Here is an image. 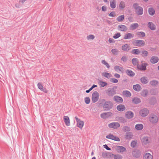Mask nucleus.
I'll use <instances>...</instances> for the list:
<instances>
[{
  "label": "nucleus",
  "mask_w": 159,
  "mask_h": 159,
  "mask_svg": "<svg viewBox=\"0 0 159 159\" xmlns=\"http://www.w3.org/2000/svg\"><path fill=\"white\" fill-rule=\"evenodd\" d=\"M100 104L104 111H109L113 107V104L112 102L110 101H106L104 99H102L100 101Z\"/></svg>",
  "instance_id": "1"
},
{
  "label": "nucleus",
  "mask_w": 159,
  "mask_h": 159,
  "mask_svg": "<svg viewBox=\"0 0 159 159\" xmlns=\"http://www.w3.org/2000/svg\"><path fill=\"white\" fill-rule=\"evenodd\" d=\"M133 7L135 10L136 13L138 15H141L143 14V8L139 6V4L137 3H134L133 4Z\"/></svg>",
  "instance_id": "2"
},
{
  "label": "nucleus",
  "mask_w": 159,
  "mask_h": 159,
  "mask_svg": "<svg viewBox=\"0 0 159 159\" xmlns=\"http://www.w3.org/2000/svg\"><path fill=\"white\" fill-rule=\"evenodd\" d=\"M117 88L116 86H114L113 88H108L106 91V93L109 97H112L116 94V89Z\"/></svg>",
  "instance_id": "3"
},
{
  "label": "nucleus",
  "mask_w": 159,
  "mask_h": 159,
  "mask_svg": "<svg viewBox=\"0 0 159 159\" xmlns=\"http://www.w3.org/2000/svg\"><path fill=\"white\" fill-rule=\"evenodd\" d=\"M99 95L97 91L93 92L92 95V102L93 103L96 102L98 100Z\"/></svg>",
  "instance_id": "4"
},
{
  "label": "nucleus",
  "mask_w": 159,
  "mask_h": 159,
  "mask_svg": "<svg viewBox=\"0 0 159 159\" xmlns=\"http://www.w3.org/2000/svg\"><path fill=\"white\" fill-rule=\"evenodd\" d=\"M134 46L138 47H142L145 44V42L144 40H136L134 43Z\"/></svg>",
  "instance_id": "5"
},
{
  "label": "nucleus",
  "mask_w": 159,
  "mask_h": 159,
  "mask_svg": "<svg viewBox=\"0 0 159 159\" xmlns=\"http://www.w3.org/2000/svg\"><path fill=\"white\" fill-rule=\"evenodd\" d=\"M158 119L157 116L154 115H151L149 117V120L152 124L156 123Z\"/></svg>",
  "instance_id": "6"
},
{
  "label": "nucleus",
  "mask_w": 159,
  "mask_h": 159,
  "mask_svg": "<svg viewBox=\"0 0 159 159\" xmlns=\"http://www.w3.org/2000/svg\"><path fill=\"white\" fill-rule=\"evenodd\" d=\"M120 126V124L118 122H113L108 124V127L110 128L117 129Z\"/></svg>",
  "instance_id": "7"
},
{
  "label": "nucleus",
  "mask_w": 159,
  "mask_h": 159,
  "mask_svg": "<svg viewBox=\"0 0 159 159\" xmlns=\"http://www.w3.org/2000/svg\"><path fill=\"white\" fill-rule=\"evenodd\" d=\"M75 118L77 123V126L80 129H82L84 125V122L78 118L76 116H75Z\"/></svg>",
  "instance_id": "8"
},
{
  "label": "nucleus",
  "mask_w": 159,
  "mask_h": 159,
  "mask_svg": "<svg viewBox=\"0 0 159 159\" xmlns=\"http://www.w3.org/2000/svg\"><path fill=\"white\" fill-rule=\"evenodd\" d=\"M146 63H142L141 65H137V68L140 70H145L146 69V67L148 65Z\"/></svg>",
  "instance_id": "9"
},
{
  "label": "nucleus",
  "mask_w": 159,
  "mask_h": 159,
  "mask_svg": "<svg viewBox=\"0 0 159 159\" xmlns=\"http://www.w3.org/2000/svg\"><path fill=\"white\" fill-rule=\"evenodd\" d=\"M112 113L110 112H107L102 113L100 116L103 119H106L112 116Z\"/></svg>",
  "instance_id": "10"
},
{
  "label": "nucleus",
  "mask_w": 159,
  "mask_h": 159,
  "mask_svg": "<svg viewBox=\"0 0 159 159\" xmlns=\"http://www.w3.org/2000/svg\"><path fill=\"white\" fill-rule=\"evenodd\" d=\"M148 111L146 108L141 109L139 111L140 115L142 116H146L148 114Z\"/></svg>",
  "instance_id": "11"
},
{
  "label": "nucleus",
  "mask_w": 159,
  "mask_h": 159,
  "mask_svg": "<svg viewBox=\"0 0 159 159\" xmlns=\"http://www.w3.org/2000/svg\"><path fill=\"white\" fill-rule=\"evenodd\" d=\"M121 49L124 52H128L130 50L131 48L129 44H125L122 46Z\"/></svg>",
  "instance_id": "12"
},
{
  "label": "nucleus",
  "mask_w": 159,
  "mask_h": 159,
  "mask_svg": "<svg viewBox=\"0 0 159 159\" xmlns=\"http://www.w3.org/2000/svg\"><path fill=\"white\" fill-rule=\"evenodd\" d=\"M113 99L116 102L118 103H121L123 102V98L120 97L118 96H115L113 97Z\"/></svg>",
  "instance_id": "13"
},
{
  "label": "nucleus",
  "mask_w": 159,
  "mask_h": 159,
  "mask_svg": "<svg viewBox=\"0 0 159 159\" xmlns=\"http://www.w3.org/2000/svg\"><path fill=\"white\" fill-rule=\"evenodd\" d=\"M134 113L130 111H127L125 114V117L128 119L132 118L134 117Z\"/></svg>",
  "instance_id": "14"
},
{
  "label": "nucleus",
  "mask_w": 159,
  "mask_h": 159,
  "mask_svg": "<svg viewBox=\"0 0 159 159\" xmlns=\"http://www.w3.org/2000/svg\"><path fill=\"white\" fill-rule=\"evenodd\" d=\"M127 27L124 25H120L118 26V29L120 31L125 32L127 31Z\"/></svg>",
  "instance_id": "15"
},
{
  "label": "nucleus",
  "mask_w": 159,
  "mask_h": 159,
  "mask_svg": "<svg viewBox=\"0 0 159 159\" xmlns=\"http://www.w3.org/2000/svg\"><path fill=\"white\" fill-rule=\"evenodd\" d=\"M134 35L130 33H126L124 35V39H129L134 38Z\"/></svg>",
  "instance_id": "16"
},
{
  "label": "nucleus",
  "mask_w": 159,
  "mask_h": 159,
  "mask_svg": "<svg viewBox=\"0 0 159 159\" xmlns=\"http://www.w3.org/2000/svg\"><path fill=\"white\" fill-rule=\"evenodd\" d=\"M141 141L143 144L146 145L150 143V138L147 136L144 137L142 138Z\"/></svg>",
  "instance_id": "17"
},
{
  "label": "nucleus",
  "mask_w": 159,
  "mask_h": 159,
  "mask_svg": "<svg viewBox=\"0 0 159 159\" xmlns=\"http://www.w3.org/2000/svg\"><path fill=\"white\" fill-rule=\"evenodd\" d=\"M159 58L157 56H152L150 60V61L152 64H155L158 62Z\"/></svg>",
  "instance_id": "18"
},
{
  "label": "nucleus",
  "mask_w": 159,
  "mask_h": 159,
  "mask_svg": "<svg viewBox=\"0 0 159 159\" xmlns=\"http://www.w3.org/2000/svg\"><path fill=\"white\" fill-rule=\"evenodd\" d=\"M116 109L119 111H123L125 110L126 108L124 105L119 104L116 107Z\"/></svg>",
  "instance_id": "19"
},
{
  "label": "nucleus",
  "mask_w": 159,
  "mask_h": 159,
  "mask_svg": "<svg viewBox=\"0 0 159 159\" xmlns=\"http://www.w3.org/2000/svg\"><path fill=\"white\" fill-rule=\"evenodd\" d=\"M116 120L119 122L123 123L126 122L127 121V120L125 118L121 116H118L116 117Z\"/></svg>",
  "instance_id": "20"
},
{
  "label": "nucleus",
  "mask_w": 159,
  "mask_h": 159,
  "mask_svg": "<svg viewBox=\"0 0 159 159\" xmlns=\"http://www.w3.org/2000/svg\"><path fill=\"white\" fill-rule=\"evenodd\" d=\"M114 70L117 72L120 73L121 72L123 73L122 70L123 68L122 66H116L114 67Z\"/></svg>",
  "instance_id": "21"
},
{
  "label": "nucleus",
  "mask_w": 159,
  "mask_h": 159,
  "mask_svg": "<svg viewBox=\"0 0 159 159\" xmlns=\"http://www.w3.org/2000/svg\"><path fill=\"white\" fill-rule=\"evenodd\" d=\"M37 86L38 88L40 90L44 92V93H47L48 91L46 89L43 88V85L41 83H38Z\"/></svg>",
  "instance_id": "22"
},
{
  "label": "nucleus",
  "mask_w": 159,
  "mask_h": 159,
  "mask_svg": "<svg viewBox=\"0 0 159 159\" xmlns=\"http://www.w3.org/2000/svg\"><path fill=\"white\" fill-rule=\"evenodd\" d=\"M133 88L134 90L137 92L140 91L142 89L141 87L139 84L133 85Z\"/></svg>",
  "instance_id": "23"
},
{
  "label": "nucleus",
  "mask_w": 159,
  "mask_h": 159,
  "mask_svg": "<svg viewBox=\"0 0 159 159\" xmlns=\"http://www.w3.org/2000/svg\"><path fill=\"white\" fill-rule=\"evenodd\" d=\"M148 25L149 28L152 30H154L156 29V26L152 22H149L148 24Z\"/></svg>",
  "instance_id": "24"
},
{
  "label": "nucleus",
  "mask_w": 159,
  "mask_h": 159,
  "mask_svg": "<svg viewBox=\"0 0 159 159\" xmlns=\"http://www.w3.org/2000/svg\"><path fill=\"white\" fill-rule=\"evenodd\" d=\"M116 149L118 152H123L126 150V148L122 146H117Z\"/></svg>",
  "instance_id": "25"
},
{
  "label": "nucleus",
  "mask_w": 159,
  "mask_h": 159,
  "mask_svg": "<svg viewBox=\"0 0 159 159\" xmlns=\"http://www.w3.org/2000/svg\"><path fill=\"white\" fill-rule=\"evenodd\" d=\"M126 74L130 77H133L135 75V73L131 70L127 69L125 71Z\"/></svg>",
  "instance_id": "26"
},
{
  "label": "nucleus",
  "mask_w": 159,
  "mask_h": 159,
  "mask_svg": "<svg viewBox=\"0 0 159 159\" xmlns=\"http://www.w3.org/2000/svg\"><path fill=\"white\" fill-rule=\"evenodd\" d=\"M139 26V24L137 23L132 24L129 26V29L131 30H134L138 28Z\"/></svg>",
  "instance_id": "27"
},
{
  "label": "nucleus",
  "mask_w": 159,
  "mask_h": 159,
  "mask_svg": "<svg viewBox=\"0 0 159 159\" xmlns=\"http://www.w3.org/2000/svg\"><path fill=\"white\" fill-rule=\"evenodd\" d=\"M64 122L66 125L68 126L70 125V121L69 117L68 116H64Z\"/></svg>",
  "instance_id": "28"
},
{
  "label": "nucleus",
  "mask_w": 159,
  "mask_h": 159,
  "mask_svg": "<svg viewBox=\"0 0 159 159\" xmlns=\"http://www.w3.org/2000/svg\"><path fill=\"white\" fill-rule=\"evenodd\" d=\"M140 81L141 83L143 84H145L148 82V80L146 77H143L140 79Z\"/></svg>",
  "instance_id": "29"
},
{
  "label": "nucleus",
  "mask_w": 159,
  "mask_h": 159,
  "mask_svg": "<svg viewBox=\"0 0 159 159\" xmlns=\"http://www.w3.org/2000/svg\"><path fill=\"white\" fill-rule=\"evenodd\" d=\"M133 155L136 157H139L140 156V153L139 151H134L132 152Z\"/></svg>",
  "instance_id": "30"
},
{
  "label": "nucleus",
  "mask_w": 159,
  "mask_h": 159,
  "mask_svg": "<svg viewBox=\"0 0 159 159\" xmlns=\"http://www.w3.org/2000/svg\"><path fill=\"white\" fill-rule=\"evenodd\" d=\"M143 127V126L142 124H136L135 126V129L138 130H142Z\"/></svg>",
  "instance_id": "31"
},
{
  "label": "nucleus",
  "mask_w": 159,
  "mask_h": 159,
  "mask_svg": "<svg viewBox=\"0 0 159 159\" xmlns=\"http://www.w3.org/2000/svg\"><path fill=\"white\" fill-rule=\"evenodd\" d=\"M122 94L124 96L126 97H130L131 95V93L129 91L127 90L123 91Z\"/></svg>",
  "instance_id": "32"
},
{
  "label": "nucleus",
  "mask_w": 159,
  "mask_h": 159,
  "mask_svg": "<svg viewBox=\"0 0 159 159\" xmlns=\"http://www.w3.org/2000/svg\"><path fill=\"white\" fill-rule=\"evenodd\" d=\"M125 7V3L124 1H121L119 5L120 10L124 9Z\"/></svg>",
  "instance_id": "33"
},
{
  "label": "nucleus",
  "mask_w": 159,
  "mask_h": 159,
  "mask_svg": "<svg viewBox=\"0 0 159 159\" xmlns=\"http://www.w3.org/2000/svg\"><path fill=\"white\" fill-rule=\"evenodd\" d=\"M133 134L131 132H128L126 133L125 138L127 139H130L132 138Z\"/></svg>",
  "instance_id": "34"
},
{
  "label": "nucleus",
  "mask_w": 159,
  "mask_h": 159,
  "mask_svg": "<svg viewBox=\"0 0 159 159\" xmlns=\"http://www.w3.org/2000/svg\"><path fill=\"white\" fill-rule=\"evenodd\" d=\"M148 93V91L147 89H143L141 93V95L143 97H146Z\"/></svg>",
  "instance_id": "35"
},
{
  "label": "nucleus",
  "mask_w": 159,
  "mask_h": 159,
  "mask_svg": "<svg viewBox=\"0 0 159 159\" xmlns=\"http://www.w3.org/2000/svg\"><path fill=\"white\" fill-rule=\"evenodd\" d=\"M152 156L149 153H146L144 156V159H152Z\"/></svg>",
  "instance_id": "36"
},
{
  "label": "nucleus",
  "mask_w": 159,
  "mask_h": 159,
  "mask_svg": "<svg viewBox=\"0 0 159 159\" xmlns=\"http://www.w3.org/2000/svg\"><path fill=\"white\" fill-rule=\"evenodd\" d=\"M141 52L139 49H134L131 51V53L132 54L137 55L139 54Z\"/></svg>",
  "instance_id": "37"
},
{
  "label": "nucleus",
  "mask_w": 159,
  "mask_h": 159,
  "mask_svg": "<svg viewBox=\"0 0 159 159\" xmlns=\"http://www.w3.org/2000/svg\"><path fill=\"white\" fill-rule=\"evenodd\" d=\"M102 75L107 79H109L112 76L111 74V73L107 72L102 73Z\"/></svg>",
  "instance_id": "38"
},
{
  "label": "nucleus",
  "mask_w": 159,
  "mask_h": 159,
  "mask_svg": "<svg viewBox=\"0 0 159 159\" xmlns=\"http://www.w3.org/2000/svg\"><path fill=\"white\" fill-rule=\"evenodd\" d=\"M110 7L112 9L115 8L116 6V4L115 0H112L110 2Z\"/></svg>",
  "instance_id": "39"
},
{
  "label": "nucleus",
  "mask_w": 159,
  "mask_h": 159,
  "mask_svg": "<svg viewBox=\"0 0 159 159\" xmlns=\"http://www.w3.org/2000/svg\"><path fill=\"white\" fill-rule=\"evenodd\" d=\"M111 156L114 157L115 159H121L123 158V157L120 155H115L113 154H111Z\"/></svg>",
  "instance_id": "40"
},
{
  "label": "nucleus",
  "mask_w": 159,
  "mask_h": 159,
  "mask_svg": "<svg viewBox=\"0 0 159 159\" xmlns=\"http://www.w3.org/2000/svg\"><path fill=\"white\" fill-rule=\"evenodd\" d=\"M148 11L149 14L151 16L153 15L155 13V11L152 7L149 8Z\"/></svg>",
  "instance_id": "41"
},
{
  "label": "nucleus",
  "mask_w": 159,
  "mask_h": 159,
  "mask_svg": "<svg viewBox=\"0 0 159 159\" xmlns=\"http://www.w3.org/2000/svg\"><path fill=\"white\" fill-rule=\"evenodd\" d=\"M132 62L134 66H137L138 65H139V60L137 58H133L132 60Z\"/></svg>",
  "instance_id": "42"
},
{
  "label": "nucleus",
  "mask_w": 159,
  "mask_h": 159,
  "mask_svg": "<svg viewBox=\"0 0 159 159\" xmlns=\"http://www.w3.org/2000/svg\"><path fill=\"white\" fill-rule=\"evenodd\" d=\"M132 101V102L135 104H138L141 102L140 99L137 97L133 98Z\"/></svg>",
  "instance_id": "43"
},
{
  "label": "nucleus",
  "mask_w": 159,
  "mask_h": 159,
  "mask_svg": "<svg viewBox=\"0 0 159 159\" xmlns=\"http://www.w3.org/2000/svg\"><path fill=\"white\" fill-rule=\"evenodd\" d=\"M158 81L153 80L150 82V84L154 86H156L158 84Z\"/></svg>",
  "instance_id": "44"
},
{
  "label": "nucleus",
  "mask_w": 159,
  "mask_h": 159,
  "mask_svg": "<svg viewBox=\"0 0 159 159\" xmlns=\"http://www.w3.org/2000/svg\"><path fill=\"white\" fill-rule=\"evenodd\" d=\"M124 19V16L121 15L118 16L116 18V20L119 22L122 21Z\"/></svg>",
  "instance_id": "45"
},
{
  "label": "nucleus",
  "mask_w": 159,
  "mask_h": 159,
  "mask_svg": "<svg viewBox=\"0 0 159 159\" xmlns=\"http://www.w3.org/2000/svg\"><path fill=\"white\" fill-rule=\"evenodd\" d=\"M99 84L100 85V86L102 87H104L105 86H107L108 84L107 83L102 81H100L99 82Z\"/></svg>",
  "instance_id": "46"
},
{
  "label": "nucleus",
  "mask_w": 159,
  "mask_h": 159,
  "mask_svg": "<svg viewBox=\"0 0 159 159\" xmlns=\"http://www.w3.org/2000/svg\"><path fill=\"white\" fill-rule=\"evenodd\" d=\"M141 52V55L143 57H147L148 55V52L146 50H143Z\"/></svg>",
  "instance_id": "47"
},
{
  "label": "nucleus",
  "mask_w": 159,
  "mask_h": 159,
  "mask_svg": "<svg viewBox=\"0 0 159 159\" xmlns=\"http://www.w3.org/2000/svg\"><path fill=\"white\" fill-rule=\"evenodd\" d=\"M130 130V127L127 126H124L123 128V130L125 132H128Z\"/></svg>",
  "instance_id": "48"
},
{
  "label": "nucleus",
  "mask_w": 159,
  "mask_h": 159,
  "mask_svg": "<svg viewBox=\"0 0 159 159\" xmlns=\"http://www.w3.org/2000/svg\"><path fill=\"white\" fill-rule=\"evenodd\" d=\"M101 63L105 65L107 68H109L110 66L108 63L105 60H103L102 61Z\"/></svg>",
  "instance_id": "49"
},
{
  "label": "nucleus",
  "mask_w": 159,
  "mask_h": 159,
  "mask_svg": "<svg viewBox=\"0 0 159 159\" xmlns=\"http://www.w3.org/2000/svg\"><path fill=\"white\" fill-rule=\"evenodd\" d=\"M114 136L111 134H109L108 135L106 136V138L108 139H110L112 140H113Z\"/></svg>",
  "instance_id": "50"
},
{
  "label": "nucleus",
  "mask_w": 159,
  "mask_h": 159,
  "mask_svg": "<svg viewBox=\"0 0 159 159\" xmlns=\"http://www.w3.org/2000/svg\"><path fill=\"white\" fill-rule=\"evenodd\" d=\"M137 34L138 36H141L142 37H143L145 36V33L143 32H137Z\"/></svg>",
  "instance_id": "51"
},
{
  "label": "nucleus",
  "mask_w": 159,
  "mask_h": 159,
  "mask_svg": "<svg viewBox=\"0 0 159 159\" xmlns=\"http://www.w3.org/2000/svg\"><path fill=\"white\" fill-rule=\"evenodd\" d=\"M112 53L115 55H117L118 53V51L116 49H113L111 50Z\"/></svg>",
  "instance_id": "52"
},
{
  "label": "nucleus",
  "mask_w": 159,
  "mask_h": 159,
  "mask_svg": "<svg viewBox=\"0 0 159 159\" xmlns=\"http://www.w3.org/2000/svg\"><path fill=\"white\" fill-rule=\"evenodd\" d=\"M121 36L120 33H118L115 34L113 36V38L115 39H117L119 38Z\"/></svg>",
  "instance_id": "53"
},
{
  "label": "nucleus",
  "mask_w": 159,
  "mask_h": 159,
  "mask_svg": "<svg viewBox=\"0 0 159 159\" xmlns=\"http://www.w3.org/2000/svg\"><path fill=\"white\" fill-rule=\"evenodd\" d=\"M95 37L93 35L91 34L87 36V39L88 40H89L91 39H93Z\"/></svg>",
  "instance_id": "54"
},
{
  "label": "nucleus",
  "mask_w": 159,
  "mask_h": 159,
  "mask_svg": "<svg viewBox=\"0 0 159 159\" xmlns=\"http://www.w3.org/2000/svg\"><path fill=\"white\" fill-rule=\"evenodd\" d=\"M110 81L111 82L116 83H117L118 80L115 78H111L110 79Z\"/></svg>",
  "instance_id": "55"
},
{
  "label": "nucleus",
  "mask_w": 159,
  "mask_h": 159,
  "mask_svg": "<svg viewBox=\"0 0 159 159\" xmlns=\"http://www.w3.org/2000/svg\"><path fill=\"white\" fill-rule=\"evenodd\" d=\"M84 101L85 103L87 104H89L90 102V99L88 97H86L84 98Z\"/></svg>",
  "instance_id": "56"
},
{
  "label": "nucleus",
  "mask_w": 159,
  "mask_h": 159,
  "mask_svg": "<svg viewBox=\"0 0 159 159\" xmlns=\"http://www.w3.org/2000/svg\"><path fill=\"white\" fill-rule=\"evenodd\" d=\"M136 145V142L134 141H132L131 143V146L132 148H134Z\"/></svg>",
  "instance_id": "57"
},
{
  "label": "nucleus",
  "mask_w": 159,
  "mask_h": 159,
  "mask_svg": "<svg viewBox=\"0 0 159 159\" xmlns=\"http://www.w3.org/2000/svg\"><path fill=\"white\" fill-rule=\"evenodd\" d=\"M108 16H109L114 17L116 16V13L115 12V11H112L110 13L108 14Z\"/></svg>",
  "instance_id": "58"
},
{
  "label": "nucleus",
  "mask_w": 159,
  "mask_h": 159,
  "mask_svg": "<svg viewBox=\"0 0 159 159\" xmlns=\"http://www.w3.org/2000/svg\"><path fill=\"white\" fill-rule=\"evenodd\" d=\"M127 60V57L125 56H123L121 58V60L124 62L126 61Z\"/></svg>",
  "instance_id": "59"
},
{
  "label": "nucleus",
  "mask_w": 159,
  "mask_h": 159,
  "mask_svg": "<svg viewBox=\"0 0 159 159\" xmlns=\"http://www.w3.org/2000/svg\"><path fill=\"white\" fill-rule=\"evenodd\" d=\"M151 92L152 95H155L157 93V89H153L151 90Z\"/></svg>",
  "instance_id": "60"
},
{
  "label": "nucleus",
  "mask_w": 159,
  "mask_h": 159,
  "mask_svg": "<svg viewBox=\"0 0 159 159\" xmlns=\"http://www.w3.org/2000/svg\"><path fill=\"white\" fill-rule=\"evenodd\" d=\"M113 140H114L116 141H120V139L119 138H118L117 137L115 136H114Z\"/></svg>",
  "instance_id": "61"
},
{
  "label": "nucleus",
  "mask_w": 159,
  "mask_h": 159,
  "mask_svg": "<svg viewBox=\"0 0 159 159\" xmlns=\"http://www.w3.org/2000/svg\"><path fill=\"white\" fill-rule=\"evenodd\" d=\"M104 148L106 149L107 150H111V149L107 144H105L103 145Z\"/></svg>",
  "instance_id": "62"
},
{
  "label": "nucleus",
  "mask_w": 159,
  "mask_h": 159,
  "mask_svg": "<svg viewBox=\"0 0 159 159\" xmlns=\"http://www.w3.org/2000/svg\"><path fill=\"white\" fill-rule=\"evenodd\" d=\"M102 11H105L107 10V7L105 6H103L102 7Z\"/></svg>",
  "instance_id": "63"
},
{
  "label": "nucleus",
  "mask_w": 159,
  "mask_h": 159,
  "mask_svg": "<svg viewBox=\"0 0 159 159\" xmlns=\"http://www.w3.org/2000/svg\"><path fill=\"white\" fill-rule=\"evenodd\" d=\"M114 76L115 77H116L117 78H119L120 77V75L117 73H115L114 74Z\"/></svg>",
  "instance_id": "64"
}]
</instances>
